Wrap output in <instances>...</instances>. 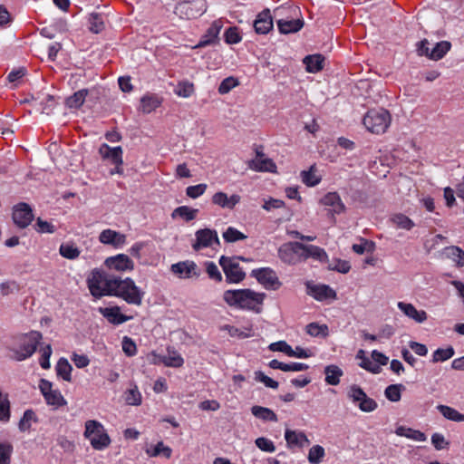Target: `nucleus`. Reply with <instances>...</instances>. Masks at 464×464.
<instances>
[{"label":"nucleus","mask_w":464,"mask_h":464,"mask_svg":"<svg viewBox=\"0 0 464 464\" xmlns=\"http://www.w3.org/2000/svg\"><path fill=\"white\" fill-rule=\"evenodd\" d=\"M59 252L62 256L67 259H75L80 256V250L73 244H62Z\"/></svg>","instance_id":"13d9d810"},{"label":"nucleus","mask_w":464,"mask_h":464,"mask_svg":"<svg viewBox=\"0 0 464 464\" xmlns=\"http://www.w3.org/2000/svg\"><path fill=\"white\" fill-rule=\"evenodd\" d=\"M42 338V334L37 331H32L21 335L18 338L17 347L11 348L14 359L21 362L31 357L34 353Z\"/></svg>","instance_id":"7ed1b4c3"},{"label":"nucleus","mask_w":464,"mask_h":464,"mask_svg":"<svg viewBox=\"0 0 464 464\" xmlns=\"http://www.w3.org/2000/svg\"><path fill=\"white\" fill-rule=\"evenodd\" d=\"M324 58L321 54L308 55L304 59V63L306 65V70L309 72H317L323 69Z\"/></svg>","instance_id":"e433bc0d"},{"label":"nucleus","mask_w":464,"mask_h":464,"mask_svg":"<svg viewBox=\"0 0 464 464\" xmlns=\"http://www.w3.org/2000/svg\"><path fill=\"white\" fill-rule=\"evenodd\" d=\"M37 418L33 410H26L21 418L18 428L21 431H27L31 429L33 422H36Z\"/></svg>","instance_id":"de8ad7c7"},{"label":"nucleus","mask_w":464,"mask_h":464,"mask_svg":"<svg viewBox=\"0 0 464 464\" xmlns=\"http://www.w3.org/2000/svg\"><path fill=\"white\" fill-rule=\"evenodd\" d=\"M116 276H109L99 270H93L87 279L88 288L94 297L111 295Z\"/></svg>","instance_id":"423d86ee"},{"label":"nucleus","mask_w":464,"mask_h":464,"mask_svg":"<svg viewBox=\"0 0 464 464\" xmlns=\"http://www.w3.org/2000/svg\"><path fill=\"white\" fill-rule=\"evenodd\" d=\"M313 258L320 262H326L328 256L324 249L314 246V245H304V260Z\"/></svg>","instance_id":"cd10ccee"},{"label":"nucleus","mask_w":464,"mask_h":464,"mask_svg":"<svg viewBox=\"0 0 464 464\" xmlns=\"http://www.w3.org/2000/svg\"><path fill=\"white\" fill-rule=\"evenodd\" d=\"M44 400L48 405L55 408H59L67 403L58 390H53L48 395H46V397H44Z\"/></svg>","instance_id":"603ef678"},{"label":"nucleus","mask_w":464,"mask_h":464,"mask_svg":"<svg viewBox=\"0 0 464 464\" xmlns=\"http://www.w3.org/2000/svg\"><path fill=\"white\" fill-rule=\"evenodd\" d=\"M223 26L224 22L221 19L215 20L195 48H201L214 44L217 41Z\"/></svg>","instance_id":"6ab92c4d"},{"label":"nucleus","mask_w":464,"mask_h":464,"mask_svg":"<svg viewBox=\"0 0 464 464\" xmlns=\"http://www.w3.org/2000/svg\"><path fill=\"white\" fill-rule=\"evenodd\" d=\"M168 353L163 356H160L159 360L167 367L179 368L184 363V360L181 355L175 351L173 348L169 347L167 349Z\"/></svg>","instance_id":"bb28decb"},{"label":"nucleus","mask_w":464,"mask_h":464,"mask_svg":"<svg viewBox=\"0 0 464 464\" xmlns=\"http://www.w3.org/2000/svg\"><path fill=\"white\" fill-rule=\"evenodd\" d=\"M84 437L90 440L92 447L97 450H104L111 443L110 437L102 424L94 420L85 422Z\"/></svg>","instance_id":"39448f33"},{"label":"nucleus","mask_w":464,"mask_h":464,"mask_svg":"<svg viewBox=\"0 0 464 464\" xmlns=\"http://www.w3.org/2000/svg\"><path fill=\"white\" fill-rule=\"evenodd\" d=\"M99 312L103 317H105L111 324H121L132 318L131 316L122 314L119 306L100 307Z\"/></svg>","instance_id":"4be33fe9"},{"label":"nucleus","mask_w":464,"mask_h":464,"mask_svg":"<svg viewBox=\"0 0 464 464\" xmlns=\"http://www.w3.org/2000/svg\"><path fill=\"white\" fill-rule=\"evenodd\" d=\"M294 16L295 15H292L290 18L285 19L277 24L281 34H287L296 33L303 27V20L295 18Z\"/></svg>","instance_id":"c85d7f7f"},{"label":"nucleus","mask_w":464,"mask_h":464,"mask_svg":"<svg viewBox=\"0 0 464 464\" xmlns=\"http://www.w3.org/2000/svg\"><path fill=\"white\" fill-rule=\"evenodd\" d=\"M89 24L90 30L95 34H99L104 29V19L100 14H91L89 15Z\"/></svg>","instance_id":"4d7b16f0"},{"label":"nucleus","mask_w":464,"mask_h":464,"mask_svg":"<svg viewBox=\"0 0 464 464\" xmlns=\"http://www.w3.org/2000/svg\"><path fill=\"white\" fill-rule=\"evenodd\" d=\"M170 271L180 279H188L199 276L196 263L189 260L172 264Z\"/></svg>","instance_id":"2eb2a0df"},{"label":"nucleus","mask_w":464,"mask_h":464,"mask_svg":"<svg viewBox=\"0 0 464 464\" xmlns=\"http://www.w3.org/2000/svg\"><path fill=\"white\" fill-rule=\"evenodd\" d=\"M219 264L223 268L226 279L228 283H239L245 278L246 274L236 259L221 256Z\"/></svg>","instance_id":"9d476101"},{"label":"nucleus","mask_w":464,"mask_h":464,"mask_svg":"<svg viewBox=\"0 0 464 464\" xmlns=\"http://www.w3.org/2000/svg\"><path fill=\"white\" fill-rule=\"evenodd\" d=\"M88 93L87 89L79 90L66 99V106L70 109H79L83 104Z\"/></svg>","instance_id":"c9c22d12"},{"label":"nucleus","mask_w":464,"mask_h":464,"mask_svg":"<svg viewBox=\"0 0 464 464\" xmlns=\"http://www.w3.org/2000/svg\"><path fill=\"white\" fill-rule=\"evenodd\" d=\"M325 456L324 449L320 445L313 446L308 452V461L311 464H319Z\"/></svg>","instance_id":"3c124183"},{"label":"nucleus","mask_w":464,"mask_h":464,"mask_svg":"<svg viewBox=\"0 0 464 464\" xmlns=\"http://www.w3.org/2000/svg\"><path fill=\"white\" fill-rule=\"evenodd\" d=\"M443 255L452 260L457 266H464V251L456 246H447L443 249Z\"/></svg>","instance_id":"2f4dec72"},{"label":"nucleus","mask_w":464,"mask_h":464,"mask_svg":"<svg viewBox=\"0 0 464 464\" xmlns=\"http://www.w3.org/2000/svg\"><path fill=\"white\" fill-rule=\"evenodd\" d=\"M307 294L318 301L325 299H334L336 297L335 292L326 285H312L306 284Z\"/></svg>","instance_id":"aec40b11"},{"label":"nucleus","mask_w":464,"mask_h":464,"mask_svg":"<svg viewBox=\"0 0 464 464\" xmlns=\"http://www.w3.org/2000/svg\"><path fill=\"white\" fill-rule=\"evenodd\" d=\"M347 397L363 412H372L378 407L377 402L368 397L363 390L356 384H353L348 388Z\"/></svg>","instance_id":"6e6552de"},{"label":"nucleus","mask_w":464,"mask_h":464,"mask_svg":"<svg viewBox=\"0 0 464 464\" xmlns=\"http://www.w3.org/2000/svg\"><path fill=\"white\" fill-rule=\"evenodd\" d=\"M113 286L111 296H117L123 299L129 304L140 305L144 297V292L136 285L135 282L126 277H115V282L111 284Z\"/></svg>","instance_id":"f03ea898"},{"label":"nucleus","mask_w":464,"mask_h":464,"mask_svg":"<svg viewBox=\"0 0 464 464\" xmlns=\"http://www.w3.org/2000/svg\"><path fill=\"white\" fill-rule=\"evenodd\" d=\"M125 402L128 405L138 406L141 403V394L137 386L130 388L125 392Z\"/></svg>","instance_id":"5fc2aeb1"},{"label":"nucleus","mask_w":464,"mask_h":464,"mask_svg":"<svg viewBox=\"0 0 464 464\" xmlns=\"http://www.w3.org/2000/svg\"><path fill=\"white\" fill-rule=\"evenodd\" d=\"M251 413L257 419L265 421L276 422V414L269 408L255 405L251 408Z\"/></svg>","instance_id":"f704fd0d"},{"label":"nucleus","mask_w":464,"mask_h":464,"mask_svg":"<svg viewBox=\"0 0 464 464\" xmlns=\"http://www.w3.org/2000/svg\"><path fill=\"white\" fill-rule=\"evenodd\" d=\"M99 240L105 245H111L115 247L121 246L126 242V236L115 230L104 229L99 236Z\"/></svg>","instance_id":"b1692460"},{"label":"nucleus","mask_w":464,"mask_h":464,"mask_svg":"<svg viewBox=\"0 0 464 464\" xmlns=\"http://www.w3.org/2000/svg\"><path fill=\"white\" fill-rule=\"evenodd\" d=\"M395 433L398 436L405 437L414 441H425L427 440L426 435L420 430H413L405 426L397 427Z\"/></svg>","instance_id":"7c9ffc66"},{"label":"nucleus","mask_w":464,"mask_h":464,"mask_svg":"<svg viewBox=\"0 0 464 464\" xmlns=\"http://www.w3.org/2000/svg\"><path fill=\"white\" fill-rule=\"evenodd\" d=\"M207 184L201 183L194 186H188L186 188V194L191 198H197L203 195L207 189Z\"/></svg>","instance_id":"338daca9"},{"label":"nucleus","mask_w":464,"mask_h":464,"mask_svg":"<svg viewBox=\"0 0 464 464\" xmlns=\"http://www.w3.org/2000/svg\"><path fill=\"white\" fill-rule=\"evenodd\" d=\"M198 213V209L191 208L187 206H181L177 208H175L171 214V217L173 218L177 217H180L181 218L185 219L186 221L193 220Z\"/></svg>","instance_id":"c03bdc74"},{"label":"nucleus","mask_w":464,"mask_h":464,"mask_svg":"<svg viewBox=\"0 0 464 464\" xmlns=\"http://www.w3.org/2000/svg\"><path fill=\"white\" fill-rule=\"evenodd\" d=\"M455 354V350L452 346L447 348H438L432 354V362H445Z\"/></svg>","instance_id":"09e8293b"},{"label":"nucleus","mask_w":464,"mask_h":464,"mask_svg":"<svg viewBox=\"0 0 464 464\" xmlns=\"http://www.w3.org/2000/svg\"><path fill=\"white\" fill-rule=\"evenodd\" d=\"M306 333L314 337H326L329 334V329L326 324H319L317 323H311L306 325Z\"/></svg>","instance_id":"8fccbe9b"},{"label":"nucleus","mask_w":464,"mask_h":464,"mask_svg":"<svg viewBox=\"0 0 464 464\" xmlns=\"http://www.w3.org/2000/svg\"><path fill=\"white\" fill-rule=\"evenodd\" d=\"M238 85V81L234 77L225 78L218 87V92L220 94L228 93L233 88Z\"/></svg>","instance_id":"69168bd1"},{"label":"nucleus","mask_w":464,"mask_h":464,"mask_svg":"<svg viewBox=\"0 0 464 464\" xmlns=\"http://www.w3.org/2000/svg\"><path fill=\"white\" fill-rule=\"evenodd\" d=\"M254 28L257 34H266L273 28V16L269 9H265L258 14L254 22Z\"/></svg>","instance_id":"412c9836"},{"label":"nucleus","mask_w":464,"mask_h":464,"mask_svg":"<svg viewBox=\"0 0 464 464\" xmlns=\"http://www.w3.org/2000/svg\"><path fill=\"white\" fill-rule=\"evenodd\" d=\"M269 367L272 369H279L283 372H302L308 369V365L303 362H281L276 359L269 362Z\"/></svg>","instance_id":"c756f323"},{"label":"nucleus","mask_w":464,"mask_h":464,"mask_svg":"<svg viewBox=\"0 0 464 464\" xmlns=\"http://www.w3.org/2000/svg\"><path fill=\"white\" fill-rule=\"evenodd\" d=\"M55 370L57 375L63 378L66 382H71L72 376L71 372L72 371V365L69 363L68 360L65 358L59 359Z\"/></svg>","instance_id":"37998d69"},{"label":"nucleus","mask_w":464,"mask_h":464,"mask_svg":"<svg viewBox=\"0 0 464 464\" xmlns=\"http://www.w3.org/2000/svg\"><path fill=\"white\" fill-rule=\"evenodd\" d=\"M252 276L266 289L276 290L281 286L276 272L269 267L255 269L252 271Z\"/></svg>","instance_id":"f8f14e48"},{"label":"nucleus","mask_w":464,"mask_h":464,"mask_svg":"<svg viewBox=\"0 0 464 464\" xmlns=\"http://www.w3.org/2000/svg\"><path fill=\"white\" fill-rule=\"evenodd\" d=\"M300 177L303 183L308 187L316 186L322 179L321 176L317 174V169L314 165L311 166L307 170L301 171Z\"/></svg>","instance_id":"72a5a7b5"},{"label":"nucleus","mask_w":464,"mask_h":464,"mask_svg":"<svg viewBox=\"0 0 464 464\" xmlns=\"http://www.w3.org/2000/svg\"><path fill=\"white\" fill-rule=\"evenodd\" d=\"M224 239L228 242H236L238 240H243L246 238V236L237 230V228L233 227H229L224 233H223Z\"/></svg>","instance_id":"052dcab7"},{"label":"nucleus","mask_w":464,"mask_h":464,"mask_svg":"<svg viewBox=\"0 0 464 464\" xmlns=\"http://www.w3.org/2000/svg\"><path fill=\"white\" fill-rule=\"evenodd\" d=\"M160 104V101L155 95H145L140 100V110L144 113H150Z\"/></svg>","instance_id":"79ce46f5"},{"label":"nucleus","mask_w":464,"mask_h":464,"mask_svg":"<svg viewBox=\"0 0 464 464\" xmlns=\"http://www.w3.org/2000/svg\"><path fill=\"white\" fill-rule=\"evenodd\" d=\"M19 285L15 281H5L0 284V293L3 296L19 292Z\"/></svg>","instance_id":"e2e57ef3"},{"label":"nucleus","mask_w":464,"mask_h":464,"mask_svg":"<svg viewBox=\"0 0 464 464\" xmlns=\"http://www.w3.org/2000/svg\"><path fill=\"white\" fill-rule=\"evenodd\" d=\"M242 40L239 30L237 27H229L225 32V41L228 44H238Z\"/></svg>","instance_id":"0e129e2a"},{"label":"nucleus","mask_w":464,"mask_h":464,"mask_svg":"<svg viewBox=\"0 0 464 464\" xmlns=\"http://www.w3.org/2000/svg\"><path fill=\"white\" fill-rule=\"evenodd\" d=\"M403 388L402 384H391L385 389L384 395L389 401L397 402L401 400Z\"/></svg>","instance_id":"864d4df0"},{"label":"nucleus","mask_w":464,"mask_h":464,"mask_svg":"<svg viewBox=\"0 0 464 464\" xmlns=\"http://www.w3.org/2000/svg\"><path fill=\"white\" fill-rule=\"evenodd\" d=\"M278 257L289 266H295L304 262V244L300 242H288L278 248Z\"/></svg>","instance_id":"0eeeda50"},{"label":"nucleus","mask_w":464,"mask_h":464,"mask_svg":"<svg viewBox=\"0 0 464 464\" xmlns=\"http://www.w3.org/2000/svg\"><path fill=\"white\" fill-rule=\"evenodd\" d=\"M248 167L255 171L260 172H275L276 169L274 161L265 157L260 151H256V158L248 161Z\"/></svg>","instance_id":"f3484780"},{"label":"nucleus","mask_w":464,"mask_h":464,"mask_svg":"<svg viewBox=\"0 0 464 464\" xmlns=\"http://www.w3.org/2000/svg\"><path fill=\"white\" fill-rule=\"evenodd\" d=\"M206 12L203 5L198 1H183L175 7V13L182 18L192 19Z\"/></svg>","instance_id":"ddd939ff"},{"label":"nucleus","mask_w":464,"mask_h":464,"mask_svg":"<svg viewBox=\"0 0 464 464\" xmlns=\"http://www.w3.org/2000/svg\"><path fill=\"white\" fill-rule=\"evenodd\" d=\"M145 451L150 457L163 455L166 459H170L172 454V450L162 441L158 442L155 446L147 448Z\"/></svg>","instance_id":"ea45409f"},{"label":"nucleus","mask_w":464,"mask_h":464,"mask_svg":"<svg viewBox=\"0 0 464 464\" xmlns=\"http://www.w3.org/2000/svg\"><path fill=\"white\" fill-rule=\"evenodd\" d=\"M240 196L234 194L228 197L224 192H217L212 197V202L223 208L232 209L240 201Z\"/></svg>","instance_id":"a878e982"},{"label":"nucleus","mask_w":464,"mask_h":464,"mask_svg":"<svg viewBox=\"0 0 464 464\" xmlns=\"http://www.w3.org/2000/svg\"><path fill=\"white\" fill-rule=\"evenodd\" d=\"M298 9L290 5H281L274 9L273 19H276V24L283 22L285 19L290 18L292 15H296Z\"/></svg>","instance_id":"473e14b6"},{"label":"nucleus","mask_w":464,"mask_h":464,"mask_svg":"<svg viewBox=\"0 0 464 464\" xmlns=\"http://www.w3.org/2000/svg\"><path fill=\"white\" fill-rule=\"evenodd\" d=\"M391 115L382 108L370 110L363 117L362 123L372 133L382 134L391 124Z\"/></svg>","instance_id":"20e7f679"},{"label":"nucleus","mask_w":464,"mask_h":464,"mask_svg":"<svg viewBox=\"0 0 464 464\" xmlns=\"http://www.w3.org/2000/svg\"><path fill=\"white\" fill-rule=\"evenodd\" d=\"M105 266L117 272L132 271L134 269L133 261L124 254H118L114 256H110L105 259Z\"/></svg>","instance_id":"dca6fc26"},{"label":"nucleus","mask_w":464,"mask_h":464,"mask_svg":"<svg viewBox=\"0 0 464 464\" xmlns=\"http://www.w3.org/2000/svg\"><path fill=\"white\" fill-rule=\"evenodd\" d=\"M196 239L197 241L193 245L195 250L204 247H214V245H220L217 231L209 228L198 230L196 232Z\"/></svg>","instance_id":"4468645a"},{"label":"nucleus","mask_w":464,"mask_h":464,"mask_svg":"<svg viewBox=\"0 0 464 464\" xmlns=\"http://www.w3.org/2000/svg\"><path fill=\"white\" fill-rule=\"evenodd\" d=\"M451 47V44L448 41H441L435 44L430 50V59L438 61L441 59Z\"/></svg>","instance_id":"a19ab883"},{"label":"nucleus","mask_w":464,"mask_h":464,"mask_svg":"<svg viewBox=\"0 0 464 464\" xmlns=\"http://www.w3.org/2000/svg\"><path fill=\"white\" fill-rule=\"evenodd\" d=\"M319 203L326 208L327 215L334 223L336 215L343 214L346 211V207L341 196L335 191L327 192L320 198Z\"/></svg>","instance_id":"1a4fd4ad"},{"label":"nucleus","mask_w":464,"mask_h":464,"mask_svg":"<svg viewBox=\"0 0 464 464\" xmlns=\"http://www.w3.org/2000/svg\"><path fill=\"white\" fill-rule=\"evenodd\" d=\"M99 154L103 160H108L111 164H123V150L121 146L111 148L108 144L103 143L99 148Z\"/></svg>","instance_id":"a211bd4d"},{"label":"nucleus","mask_w":464,"mask_h":464,"mask_svg":"<svg viewBox=\"0 0 464 464\" xmlns=\"http://www.w3.org/2000/svg\"><path fill=\"white\" fill-rule=\"evenodd\" d=\"M174 92L179 97L188 98L194 92V85L189 82H180L176 86Z\"/></svg>","instance_id":"bf43d9fd"},{"label":"nucleus","mask_w":464,"mask_h":464,"mask_svg":"<svg viewBox=\"0 0 464 464\" xmlns=\"http://www.w3.org/2000/svg\"><path fill=\"white\" fill-rule=\"evenodd\" d=\"M220 330L227 331L231 337H237L241 339L248 338L254 335L251 328H246L244 331L229 324H225L221 326Z\"/></svg>","instance_id":"a18cd8bd"},{"label":"nucleus","mask_w":464,"mask_h":464,"mask_svg":"<svg viewBox=\"0 0 464 464\" xmlns=\"http://www.w3.org/2000/svg\"><path fill=\"white\" fill-rule=\"evenodd\" d=\"M223 299L229 306L259 314L262 310L265 294L248 288L227 290L223 294Z\"/></svg>","instance_id":"f257e3e1"},{"label":"nucleus","mask_w":464,"mask_h":464,"mask_svg":"<svg viewBox=\"0 0 464 464\" xmlns=\"http://www.w3.org/2000/svg\"><path fill=\"white\" fill-rule=\"evenodd\" d=\"M10 419V402L8 395L0 390V420L8 421Z\"/></svg>","instance_id":"6e6d98bb"},{"label":"nucleus","mask_w":464,"mask_h":464,"mask_svg":"<svg viewBox=\"0 0 464 464\" xmlns=\"http://www.w3.org/2000/svg\"><path fill=\"white\" fill-rule=\"evenodd\" d=\"M12 218L17 227L25 228L34 219L33 210L27 203H18L13 208Z\"/></svg>","instance_id":"9b49d317"},{"label":"nucleus","mask_w":464,"mask_h":464,"mask_svg":"<svg viewBox=\"0 0 464 464\" xmlns=\"http://www.w3.org/2000/svg\"><path fill=\"white\" fill-rule=\"evenodd\" d=\"M325 382L330 385H337L340 382V377L343 371L336 365H328L324 368Z\"/></svg>","instance_id":"58836bf2"},{"label":"nucleus","mask_w":464,"mask_h":464,"mask_svg":"<svg viewBox=\"0 0 464 464\" xmlns=\"http://www.w3.org/2000/svg\"><path fill=\"white\" fill-rule=\"evenodd\" d=\"M396 227L405 230H411L414 227V222L403 214H395L391 218Z\"/></svg>","instance_id":"49530a36"},{"label":"nucleus","mask_w":464,"mask_h":464,"mask_svg":"<svg viewBox=\"0 0 464 464\" xmlns=\"http://www.w3.org/2000/svg\"><path fill=\"white\" fill-rule=\"evenodd\" d=\"M255 380L256 382L264 383L266 387L272 389L278 388V382L270 377L266 376L264 372L257 371L255 372Z\"/></svg>","instance_id":"774afa93"},{"label":"nucleus","mask_w":464,"mask_h":464,"mask_svg":"<svg viewBox=\"0 0 464 464\" xmlns=\"http://www.w3.org/2000/svg\"><path fill=\"white\" fill-rule=\"evenodd\" d=\"M438 411L441 413V415L450 420L455 421V422H463L464 421V414L459 412L454 408H451L447 405H438L437 406Z\"/></svg>","instance_id":"4c0bfd02"},{"label":"nucleus","mask_w":464,"mask_h":464,"mask_svg":"<svg viewBox=\"0 0 464 464\" xmlns=\"http://www.w3.org/2000/svg\"><path fill=\"white\" fill-rule=\"evenodd\" d=\"M13 446L9 442L0 443V464H10Z\"/></svg>","instance_id":"680f3d73"},{"label":"nucleus","mask_w":464,"mask_h":464,"mask_svg":"<svg viewBox=\"0 0 464 464\" xmlns=\"http://www.w3.org/2000/svg\"><path fill=\"white\" fill-rule=\"evenodd\" d=\"M285 439L286 440V444L288 448L300 447L303 448L305 445L310 444V440L306 437V435L300 431L297 432L292 430H285Z\"/></svg>","instance_id":"393cba45"},{"label":"nucleus","mask_w":464,"mask_h":464,"mask_svg":"<svg viewBox=\"0 0 464 464\" xmlns=\"http://www.w3.org/2000/svg\"><path fill=\"white\" fill-rule=\"evenodd\" d=\"M397 306L407 317L418 324H421L427 320V313L424 310H417L412 304L399 302Z\"/></svg>","instance_id":"5701e85b"}]
</instances>
